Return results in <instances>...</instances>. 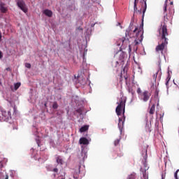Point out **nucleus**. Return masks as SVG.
<instances>
[{"instance_id": "nucleus-1", "label": "nucleus", "mask_w": 179, "mask_h": 179, "mask_svg": "<svg viewBox=\"0 0 179 179\" xmlns=\"http://www.w3.org/2000/svg\"><path fill=\"white\" fill-rule=\"evenodd\" d=\"M159 36H161V39L159 42L158 45H157L155 48V51L157 52H161L163 55V51L164 50H167V44L169 42L167 41V36H169V32L167 31V25L162 24L161 27L159 29Z\"/></svg>"}, {"instance_id": "nucleus-2", "label": "nucleus", "mask_w": 179, "mask_h": 179, "mask_svg": "<svg viewBox=\"0 0 179 179\" xmlns=\"http://www.w3.org/2000/svg\"><path fill=\"white\" fill-rule=\"evenodd\" d=\"M125 103H127V101L124 99V98H120L117 102V106L115 110L117 115H121V114H123L122 118L119 117L118 123V128L121 131H122L124 124L125 122Z\"/></svg>"}, {"instance_id": "nucleus-3", "label": "nucleus", "mask_w": 179, "mask_h": 179, "mask_svg": "<svg viewBox=\"0 0 179 179\" xmlns=\"http://www.w3.org/2000/svg\"><path fill=\"white\" fill-rule=\"evenodd\" d=\"M131 37L136 38V40L133 42V45L134 46V50L137 51L138 45L141 44L142 40H143V31L141 29H138V27H136Z\"/></svg>"}, {"instance_id": "nucleus-4", "label": "nucleus", "mask_w": 179, "mask_h": 179, "mask_svg": "<svg viewBox=\"0 0 179 179\" xmlns=\"http://www.w3.org/2000/svg\"><path fill=\"white\" fill-rule=\"evenodd\" d=\"M150 96H152V93L148 90H145L140 94L141 99L143 100V101H145V103L149 101Z\"/></svg>"}, {"instance_id": "nucleus-5", "label": "nucleus", "mask_w": 179, "mask_h": 179, "mask_svg": "<svg viewBox=\"0 0 179 179\" xmlns=\"http://www.w3.org/2000/svg\"><path fill=\"white\" fill-rule=\"evenodd\" d=\"M17 5L22 12H24V13H27V7H26V3H24V1L17 0Z\"/></svg>"}, {"instance_id": "nucleus-6", "label": "nucleus", "mask_w": 179, "mask_h": 179, "mask_svg": "<svg viewBox=\"0 0 179 179\" xmlns=\"http://www.w3.org/2000/svg\"><path fill=\"white\" fill-rule=\"evenodd\" d=\"M138 1L139 0H134V12H136L138 10V7L136 6V3H138ZM146 1L147 0H141V2H144L145 5V8L143 10V17L145 16V13L146 12V8H147V4H146Z\"/></svg>"}, {"instance_id": "nucleus-7", "label": "nucleus", "mask_w": 179, "mask_h": 179, "mask_svg": "<svg viewBox=\"0 0 179 179\" xmlns=\"http://www.w3.org/2000/svg\"><path fill=\"white\" fill-rule=\"evenodd\" d=\"M124 58H125V53L124 52H120V56H119V62L117 61L115 62V66H117L118 64H121L124 62Z\"/></svg>"}, {"instance_id": "nucleus-8", "label": "nucleus", "mask_w": 179, "mask_h": 179, "mask_svg": "<svg viewBox=\"0 0 179 179\" xmlns=\"http://www.w3.org/2000/svg\"><path fill=\"white\" fill-rule=\"evenodd\" d=\"M0 10L1 13H6V12H8V8L5 7V3H0Z\"/></svg>"}, {"instance_id": "nucleus-9", "label": "nucleus", "mask_w": 179, "mask_h": 179, "mask_svg": "<svg viewBox=\"0 0 179 179\" xmlns=\"http://www.w3.org/2000/svg\"><path fill=\"white\" fill-rule=\"evenodd\" d=\"M79 142L80 145H89V140L85 137L80 138Z\"/></svg>"}, {"instance_id": "nucleus-10", "label": "nucleus", "mask_w": 179, "mask_h": 179, "mask_svg": "<svg viewBox=\"0 0 179 179\" xmlns=\"http://www.w3.org/2000/svg\"><path fill=\"white\" fill-rule=\"evenodd\" d=\"M161 70H162V69L160 68V64H159L157 71L153 75V79H154L155 82H156V80L157 79V75H159V72H160Z\"/></svg>"}, {"instance_id": "nucleus-11", "label": "nucleus", "mask_w": 179, "mask_h": 179, "mask_svg": "<svg viewBox=\"0 0 179 179\" xmlns=\"http://www.w3.org/2000/svg\"><path fill=\"white\" fill-rule=\"evenodd\" d=\"M43 13L45 16H48V17H51L52 16V11H51V10L46 9L43 11Z\"/></svg>"}, {"instance_id": "nucleus-12", "label": "nucleus", "mask_w": 179, "mask_h": 179, "mask_svg": "<svg viewBox=\"0 0 179 179\" xmlns=\"http://www.w3.org/2000/svg\"><path fill=\"white\" fill-rule=\"evenodd\" d=\"M155 111H156V105L153 104L150 108L149 114H150L151 115H153V114H155Z\"/></svg>"}, {"instance_id": "nucleus-13", "label": "nucleus", "mask_w": 179, "mask_h": 179, "mask_svg": "<svg viewBox=\"0 0 179 179\" xmlns=\"http://www.w3.org/2000/svg\"><path fill=\"white\" fill-rule=\"evenodd\" d=\"M89 130V125H84L83 127H81V128L80 129V132H86V131Z\"/></svg>"}, {"instance_id": "nucleus-14", "label": "nucleus", "mask_w": 179, "mask_h": 179, "mask_svg": "<svg viewBox=\"0 0 179 179\" xmlns=\"http://www.w3.org/2000/svg\"><path fill=\"white\" fill-rule=\"evenodd\" d=\"M56 162L57 164H61V165L64 164V160L59 156L56 157Z\"/></svg>"}, {"instance_id": "nucleus-15", "label": "nucleus", "mask_w": 179, "mask_h": 179, "mask_svg": "<svg viewBox=\"0 0 179 179\" xmlns=\"http://www.w3.org/2000/svg\"><path fill=\"white\" fill-rule=\"evenodd\" d=\"M57 179H65V172H59Z\"/></svg>"}, {"instance_id": "nucleus-16", "label": "nucleus", "mask_w": 179, "mask_h": 179, "mask_svg": "<svg viewBox=\"0 0 179 179\" xmlns=\"http://www.w3.org/2000/svg\"><path fill=\"white\" fill-rule=\"evenodd\" d=\"M143 159H144V162H143V165L145 166V167H146V160H148V151L146 150L145 151V156L143 157Z\"/></svg>"}, {"instance_id": "nucleus-17", "label": "nucleus", "mask_w": 179, "mask_h": 179, "mask_svg": "<svg viewBox=\"0 0 179 179\" xmlns=\"http://www.w3.org/2000/svg\"><path fill=\"white\" fill-rule=\"evenodd\" d=\"M21 85L22 84L20 83H17L14 84L15 90H17V89H19V87H20Z\"/></svg>"}, {"instance_id": "nucleus-18", "label": "nucleus", "mask_w": 179, "mask_h": 179, "mask_svg": "<svg viewBox=\"0 0 179 179\" xmlns=\"http://www.w3.org/2000/svg\"><path fill=\"white\" fill-rule=\"evenodd\" d=\"M135 178H136V174L132 173L129 176L127 179H135Z\"/></svg>"}, {"instance_id": "nucleus-19", "label": "nucleus", "mask_w": 179, "mask_h": 179, "mask_svg": "<svg viewBox=\"0 0 179 179\" xmlns=\"http://www.w3.org/2000/svg\"><path fill=\"white\" fill-rule=\"evenodd\" d=\"M169 0L165 1L164 6V12H167V2Z\"/></svg>"}, {"instance_id": "nucleus-20", "label": "nucleus", "mask_w": 179, "mask_h": 179, "mask_svg": "<svg viewBox=\"0 0 179 179\" xmlns=\"http://www.w3.org/2000/svg\"><path fill=\"white\" fill-rule=\"evenodd\" d=\"M170 76H168L167 78H166V83H165V85H166V87H168V86H169V82H170Z\"/></svg>"}, {"instance_id": "nucleus-21", "label": "nucleus", "mask_w": 179, "mask_h": 179, "mask_svg": "<svg viewBox=\"0 0 179 179\" xmlns=\"http://www.w3.org/2000/svg\"><path fill=\"white\" fill-rule=\"evenodd\" d=\"M178 172H179V169L176 170V171L174 173V178L176 179H179V178H178Z\"/></svg>"}, {"instance_id": "nucleus-22", "label": "nucleus", "mask_w": 179, "mask_h": 179, "mask_svg": "<svg viewBox=\"0 0 179 179\" xmlns=\"http://www.w3.org/2000/svg\"><path fill=\"white\" fill-rule=\"evenodd\" d=\"M76 113H78V114H80V115H82L83 110H82V108H79L76 110Z\"/></svg>"}, {"instance_id": "nucleus-23", "label": "nucleus", "mask_w": 179, "mask_h": 179, "mask_svg": "<svg viewBox=\"0 0 179 179\" xmlns=\"http://www.w3.org/2000/svg\"><path fill=\"white\" fill-rule=\"evenodd\" d=\"M52 108H54L55 110H57V108H58V103H57V102H55L53 103Z\"/></svg>"}, {"instance_id": "nucleus-24", "label": "nucleus", "mask_w": 179, "mask_h": 179, "mask_svg": "<svg viewBox=\"0 0 179 179\" xmlns=\"http://www.w3.org/2000/svg\"><path fill=\"white\" fill-rule=\"evenodd\" d=\"M119 42L122 43V45H124V43H125V38H122L121 39H119Z\"/></svg>"}, {"instance_id": "nucleus-25", "label": "nucleus", "mask_w": 179, "mask_h": 179, "mask_svg": "<svg viewBox=\"0 0 179 179\" xmlns=\"http://www.w3.org/2000/svg\"><path fill=\"white\" fill-rule=\"evenodd\" d=\"M115 146H118L120 145V139H116L114 142Z\"/></svg>"}, {"instance_id": "nucleus-26", "label": "nucleus", "mask_w": 179, "mask_h": 179, "mask_svg": "<svg viewBox=\"0 0 179 179\" xmlns=\"http://www.w3.org/2000/svg\"><path fill=\"white\" fill-rule=\"evenodd\" d=\"M25 66H26V68L31 69V64H30L29 63H27V64H25Z\"/></svg>"}, {"instance_id": "nucleus-27", "label": "nucleus", "mask_w": 179, "mask_h": 179, "mask_svg": "<svg viewBox=\"0 0 179 179\" xmlns=\"http://www.w3.org/2000/svg\"><path fill=\"white\" fill-rule=\"evenodd\" d=\"M137 93L138 94H142V90H141V88H138Z\"/></svg>"}, {"instance_id": "nucleus-28", "label": "nucleus", "mask_w": 179, "mask_h": 179, "mask_svg": "<svg viewBox=\"0 0 179 179\" xmlns=\"http://www.w3.org/2000/svg\"><path fill=\"white\" fill-rule=\"evenodd\" d=\"M2 58H3V53L0 50V59H2Z\"/></svg>"}, {"instance_id": "nucleus-29", "label": "nucleus", "mask_w": 179, "mask_h": 179, "mask_svg": "<svg viewBox=\"0 0 179 179\" xmlns=\"http://www.w3.org/2000/svg\"><path fill=\"white\" fill-rule=\"evenodd\" d=\"M52 171H54V173H58V169L57 168L53 169Z\"/></svg>"}, {"instance_id": "nucleus-30", "label": "nucleus", "mask_w": 179, "mask_h": 179, "mask_svg": "<svg viewBox=\"0 0 179 179\" xmlns=\"http://www.w3.org/2000/svg\"><path fill=\"white\" fill-rule=\"evenodd\" d=\"M132 51V49L131 48V45H129V52H131Z\"/></svg>"}, {"instance_id": "nucleus-31", "label": "nucleus", "mask_w": 179, "mask_h": 179, "mask_svg": "<svg viewBox=\"0 0 179 179\" xmlns=\"http://www.w3.org/2000/svg\"><path fill=\"white\" fill-rule=\"evenodd\" d=\"M0 41H2V33L0 32Z\"/></svg>"}, {"instance_id": "nucleus-32", "label": "nucleus", "mask_w": 179, "mask_h": 179, "mask_svg": "<svg viewBox=\"0 0 179 179\" xmlns=\"http://www.w3.org/2000/svg\"><path fill=\"white\" fill-rule=\"evenodd\" d=\"M6 71H10V68H7Z\"/></svg>"}, {"instance_id": "nucleus-33", "label": "nucleus", "mask_w": 179, "mask_h": 179, "mask_svg": "<svg viewBox=\"0 0 179 179\" xmlns=\"http://www.w3.org/2000/svg\"><path fill=\"white\" fill-rule=\"evenodd\" d=\"M73 178H75V179H78V177H76V176H73Z\"/></svg>"}, {"instance_id": "nucleus-34", "label": "nucleus", "mask_w": 179, "mask_h": 179, "mask_svg": "<svg viewBox=\"0 0 179 179\" xmlns=\"http://www.w3.org/2000/svg\"><path fill=\"white\" fill-rule=\"evenodd\" d=\"M171 5H173V2H171Z\"/></svg>"}, {"instance_id": "nucleus-35", "label": "nucleus", "mask_w": 179, "mask_h": 179, "mask_svg": "<svg viewBox=\"0 0 179 179\" xmlns=\"http://www.w3.org/2000/svg\"><path fill=\"white\" fill-rule=\"evenodd\" d=\"M118 45H121V44H118Z\"/></svg>"}, {"instance_id": "nucleus-36", "label": "nucleus", "mask_w": 179, "mask_h": 179, "mask_svg": "<svg viewBox=\"0 0 179 179\" xmlns=\"http://www.w3.org/2000/svg\"><path fill=\"white\" fill-rule=\"evenodd\" d=\"M162 117H160V119H162Z\"/></svg>"}, {"instance_id": "nucleus-37", "label": "nucleus", "mask_w": 179, "mask_h": 179, "mask_svg": "<svg viewBox=\"0 0 179 179\" xmlns=\"http://www.w3.org/2000/svg\"><path fill=\"white\" fill-rule=\"evenodd\" d=\"M162 179H164L163 177H162Z\"/></svg>"}]
</instances>
